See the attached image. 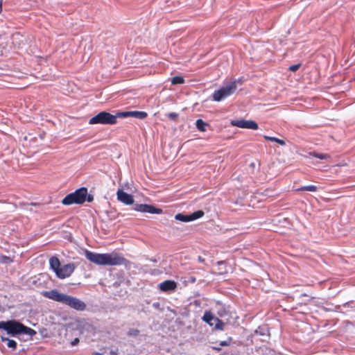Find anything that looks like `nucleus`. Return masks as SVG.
Returning a JSON list of instances; mask_svg holds the SVG:
<instances>
[{
  "label": "nucleus",
  "mask_w": 355,
  "mask_h": 355,
  "mask_svg": "<svg viewBox=\"0 0 355 355\" xmlns=\"http://www.w3.org/2000/svg\"><path fill=\"white\" fill-rule=\"evenodd\" d=\"M85 257L91 262L101 266L126 265L128 260L121 254L112 252L98 254L89 250L85 251Z\"/></svg>",
  "instance_id": "f257e3e1"
},
{
  "label": "nucleus",
  "mask_w": 355,
  "mask_h": 355,
  "mask_svg": "<svg viewBox=\"0 0 355 355\" xmlns=\"http://www.w3.org/2000/svg\"><path fill=\"white\" fill-rule=\"evenodd\" d=\"M42 295L55 302L67 305L76 311H82L86 309L84 302L75 297L60 293L57 289L43 291Z\"/></svg>",
  "instance_id": "f03ea898"
},
{
  "label": "nucleus",
  "mask_w": 355,
  "mask_h": 355,
  "mask_svg": "<svg viewBox=\"0 0 355 355\" xmlns=\"http://www.w3.org/2000/svg\"><path fill=\"white\" fill-rule=\"evenodd\" d=\"M0 329L4 330L11 336H16L20 334L28 335L32 337L36 331L16 320H10L0 322Z\"/></svg>",
  "instance_id": "7ed1b4c3"
},
{
  "label": "nucleus",
  "mask_w": 355,
  "mask_h": 355,
  "mask_svg": "<svg viewBox=\"0 0 355 355\" xmlns=\"http://www.w3.org/2000/svg\"><path fill=\"white\" fill-rule=\"evenodd\" d=\"M50 268L55 273L59 279L69 277L75 270L74 263H67L61 266L60 260L56 257L49 259Z\"/></svg>",
  "instance_id": "20e7f679"
},
{
  "label": "nucleus",
  "mask_w": 355,
  "mask_h": 355,
  "mask_svg": "<svg viewBox=\"0 0 355 355\" xmlns=\"http://www.w3.org/2000/svg\"><path fill=\"white\" fill-rule=\"evenodd\" d=\"M86 194L87 188L81 187L76 189L74 192L67 195L62 200V203L64 205L83 204L86 201Z\"/></svg>",
  "instance_id": "39448f33"
},
{
  "label": "nucleus",
  "mask_w": 355,
  "mask_h": 355,
  "mask_svg": "<svg viewBox=\"0 0 355 355\" xmlns=\"http://www.w3.org/2000/svg\"><path fill=\"white\" fill-rule=\"evenodd\" d=\"M239 82V80H235L219 89L216 90L212 95L213 101L220 102L233 94L237 89V83Z\"/></svg>",
  "instance_id": "423d86ee"
},
{
  "label": "nucleus",
  "mask_w": 355,
  "mask_h": 355,
  "mask_svg": "<svg viewBox=\"0 0 355 355\" xmlns=\"http://www.w3.org/2000/svg\"><path fill=\"white\" fill-rule=\"evenodd\" d=\"M89 124L114 125L115 124V117L107 112L102 111L92 117L89 121Z\"/></svg>",
  "instance_id": "0eeeda50"
},
{
  "label": "nucleus",
  "mask_w": 355,
  "mask_h": 355,
  "mask_svg": "<svg viewBox=\"0 0 355 355\" xmlns=\"http://www.w3.org/2000/svg\"><path fill=\"white\" fill-rule=\"evenodd\" d=\"M202 320L207 323L211 327H214L216 329L223 330L225 323L214 316L211 311H205L202 318Z\"/></svg>",
  "instance_id": "6e6552de"
},
{
  "label": "nucleus",
  "mask_w": 355,
  "mask_h": 355,
  "mask_svg": "<svg viewBox=\"0 0 355 355\" xmlns=\"http://www.w3.org/2000/svg\"><path fill=\"white\" fill-rule=\"evenodd\" d=\"M204 214L205 213L202 210H198L190 214H184L181 213L177 214L175 216V220L187 223L202 218L204 216Z\"/></svg>",
  "instance_id": "1a4fd4ad"
},
{
  "label": "nucleus",
  "mask_w": 355,
  "mask_h": 355,
  "mask_svg": "<svg viewBox=\"0 0 355 355\" xmlns=\"http://www.w3.org/2000/svg\"><path fill=\"white\" fill-rule=\"evenodd\" d=\"M133 209L137 211L153 214H160L162 213V209L157 208L153 205L147 204H135Z\"/></svg>",
  "instance_id": "9d476101"
},
{
  "label": "nucleus",
  "mask_w": 355,
  "mask_h": 355,
  "mask_svg": "<svg viewBox=\"0 0 355 355\" xmlns=\"http://www.w3.org/2000/svg\"><path fill=\"white\" fill-rule=\"evenodd\" d=\"M231 125L235 127L245 129L257 130L259 126L256 121L252 120H232Z\"/></svg>",
  "instance_id": "9b49d317"
},
{
  "label": "nucleus",
  "mask_w": 355,
  "mask_h": 355,
  "mask_svg": "<svg viewBox=\"0 0 355 355\" xmlns=\"http://www.w3.org/2000/svg\"><path fill=\"white\" fill-rule=\"evenodd\" d=\"M117 200L126 205H130L134 203L133 196L122 189H119L116 192Z\"/></svg>",
  "instance_id": "f8f14e48"
},
{
  "label": "nucleus",
  "mask_w": 355,
  "mask_h": 355,
  "mask_svg": "<svg viewBox=\"0 0 355 355\" xmlns=\"http://www.w3.org/2000/svg\"><path fill=\"white\" fill-rule=\"evenodd\" d=\"M177 287V283L173 280H166L159 284V288L164 292L174 291Z\"/></svg>",
  "instance_id": "ddd939ff"
},
{
  "label": "nucleus",
  "mask_w": 355,
  "mask_h": 355,
  "mask_svg": "<svg viewBox=\"0 0 355 355\" xmlns=\"http://www.w3.org/2000/svg\"><path fill=\"white\" fill-rule=\"evenodd\" d=\"M216 309L217 310V313L220 316L223 317L228 314L229 311L227 310V307L225 305L223 304L220 302H217Z\"/></svg>",
  "instance_id": "4468645a"
},
{
  "label": "nucleus",
  "mask_w": 355,
  "mask_h": 355,
  "mask_svg": "<svg viewBox=\"0 0 355 355\" xmlns=\"http://www.w3.org/2000/svg\"><path fill=\"white\" fill-rule=\"evenodd\" d=\"M148 116L147 113L146 112L143 111H131V115L130 116L139 119H144L146 118Z\"/></svg>",
  "instance_id": "2eb2a0df"
},
{
  "label": "nucleus",
  "mask_w": 355,
  "mask_h": 355,
  "mask_svg": "<svg viewBox=\"0 0 355 355\" xmlns=\"http://www.w3.org/2000/svg\"><path fill=\"white\" fill-rule=\"evenodd\" d=\"M1 339L3 342H7V346L9 348H12V349H15L17 348V342L15 340H10L3 336H1Z\"/></svg>",
  "instance_id": "dca6fc26"
},
{
  "label": "nucleus",
  "mask_w": 355,
  "mask_h": 355,
  "mask_svg": "<svg viewBox=\"0 0 355 355\" xmlns=\"http://www.w3.org/2000/svg\"><path fill=\"white\" fill-rule=\"evenodd\" d=\"M196 125L198 130L205 132L206 131L207 123H206L203 120L199 119L196 120Z\"/></svg>",
  "instance_id": "f3484780"
},
{
  "label": "nucleus",
  "mask_w": 355,
  "mask_h": 355,
  "mask_svg": "<svg viewBox=\"0 0 355 355\" xmlns=\"http://www.w3.org/2000/svg\"><path fill=\"white\" fill-rule=\"evenodd\" d=\"M130 115L131 111L116 112L115 114H113V116L115 117V123H116V119L118 118H126L130 116Z\"/></svg>",
  "instance_id": "a211bd4d"
},
{
  "label": "nucleus",
  "mask_w": 355,
  "mask_h": 355,
  "mask_svg": "<svg viewBox=\"0 0 355 355\" xmlns=\"http://www.w3.org/2000/svg\"><path fill=\"white\" fill-rule=\"evenodd\" d=\"M264 138L266 140H268V141H270L277 142L278 144H279L281 146H284V145L286 144V142H285L284 140L280 139L275 137H270V136L265 135Z\"/></svg>",
  "instance_id": "6ab92c4d"
},
{
  "label": "nucleus",
  "mask_w": 355,
  "mask_h": 355,
  "mask_svg": "<svg viewBox=\"0 0 355 355\" xmlns=\"http://www.w3.org/2000/svg\"><path fill=\"white\" fill-rule=\"evenodd\" d=\"M297 190L314 192V191H317V187L315 185L304 186V187H301L298 188Z\"/></svg>",
  "instance_id": "aec40b11"
},
{
  "label": "nucleus",
  "mask_w": 355,
  "mask_h": 355,
  "mask_svg": "<svg viewBox=\"0 0 355 355\" xmlns=\"http://www.w3.org/2000/svg\"><path fill=\"white\" fill-rule=\"evenodd\" d=\"M184 80L183 77L179 76H174L171 80V83L173 85H180V84L184 83Z\"/></svg>",
  "instance_id": "412c9836"
},
{
  "label": "nucleus",
  "mask_w": 355,
  "mask_h": 355,
  "mask_svg": "<svg viewBox=\"0 0 355 355\" xmlns=\"http://www.w3.org/2000/svg\"><path fill=\"white\" fill-rule=\"evenodd\" d=\"M311 155L315 157L320 159H324L327 157H328L327 155L322 154V153H311Z\"/></svg>",
  "instance_id": "4be33fe9"
},
{
  "label": "nucleus",
  "mask_w": 355,
  "mask_h": 355,
  "mask_svg": "<svg viewBox=\"0 0 355 355\" xmlns=\"http://www.w3.org/2000/svg\"><path fill=\"white\" fill-rule=\"evenodd\" d=\"M139 330H137L136 329H130L128 331V335L131 336H137L139 334Z\"/></svg>",
  "instance_id": "5701e85b"
},
{
  "label": "nucleus",
  "mask_w": 355,
  "mask_h": 355,
  "mask_svg": "<svg viewBox=\"0 0 355 355\" xmlns=\"http://www.w3.org/2000/svg\"><path fill=\"white\" fill-rule=\"evenodd\" d=\"M167 116L170 119L175 120L178 117V114L175 112H170Z\"/></svg>",
  "instance_id": "b1692460"
},
{
  "label": "nucleus",
  "mask_w": 355,
  "mask_h": 355,
  "mask_svg": "<svg viewBox=\"0 0 355 355\" xmlns=\"http://www.w3.org/2000/svg\"><path fill=\"white\" fill-rule=\"evenodd\" d=\"M300 67V64H293L289 67V70L291 71H296Z\"/></svg>",
  "instance_id": "393cba45"
},
{
  "label": "nucleus",
  "mask_w": 355,
  "mask_h": 355,
  "mask_svg": "<svg viewBox=\"0 0 355 355\" xmlns=\"http://www.w3.org/2000/svg\"><path fill=\"white\" fill-rule=\"evenodd\" d=\"M94 200V197L92 194H88V192L87 191V194H86V201H87L88 202H92Z\"/></svg>",
  "instance_id": "a878e982"
},
{
  "label": "nucleus",
  "mask_w": 355,
  "mask_h": 355,
  "mask_svg": "<svg viewBox=\"0 0 355 355\" xmlns=\"http://www.w3.org/2000/svg\"><path fill=\"white\" fill-rule=\"evenodd\" d=\"M79 343V339L76 338L73 340L71 341V344L72 346L76 345Z\"/></svg>",
  "instance_id": "bb28decb"
},
{
  "label": "nucleus",
  "mask_w": 355,
  "mask_h": 355,
  "mask_svg": "<svg viewBox=\"0 0 355 355\" xmlns=\"http://www.w3.org/2000/svg\"><path fill=\"white\" fill-rule=\"evenodd\" d=\"M229 343H230V342H229V341H227V340H224V341H221V342L220 343V345L221 346H227V345H229Z\"/></svg>",
  "instance_id": "cd10ccee"
},
{
  "label": "nucleus",
  "mask_w": 355,
  "mask_h": 355,
  "mask_svg": "<svg viewBox=\"0 0 355 355\" xmlns=\"http://www.w3.org/2000/svg\"><path fill=\"white\" fill-rule=\"evenodd\" d=\"M198 261H199L200 262H202H202H204V261H205V259H204L202 257H200V256H199V257H198Z\"/></svg>",
  "instance_id": "c85d7f7f"
},
{
  "label": "nucleus",
  "mask_w": 355,
  "mask_h": 355,
  "mask_svg": "<svg viewBox=\"0 0 355 355\" xmlns=\"http://www.w3.org/2000/svg\"><path fill=\"white\" fill-rule=\"evenodd\" d=\"M92 355H103V354L100 352H94Z\"/></svg>",
  "instance_id": "c756f323"
},
{
  "label": "nucleus",
  "mask_w": 355,
  "mask_h": 355,
  "mask_svg": "<svg viewBox=\"0 0 355 355\" xmlns=\"http://www.w3.org/2000/svg\"><path fill=\"white\" fill-rule=\"evenodd\" d=\"M2 10V1L0 0V12Z\"/></svg>",
  "instance_id": "7c9ffc66"
},
{
  "label": "nucleus",
  "mask_w": 355,
  "mask_h": 355,
  "mask_svg": "<svg viewBox=\"0 0 355 355\" xmlns=\"http://www.w3.org/2000/svg\"><path fill=\"white\" fill-rule=\"evenodd\" d=\"M110 354H111L112 355H116V353H115V352H114L113 351H111V352H110Z\"/></svg>",
  "instance_id": "2f4dec72"
},
{
  "label": "nucleus",
  "mask_w": 355,
  "mask_h": 355,
  "mask_svg": "<svg viewBox=\"0 0 355 355\" xmlns=\"http://www.w3.org/2000/svg\"><path fill=\"white\" fill-rule=\"evenodd\" d=\"M196 281V279L194 277L191 278V282H194Z\"/></svg>",
  "instance_id": "473e14b6"
},
{
  "label": "nucleus",
  "mask_w": 355,
  "mask_h": 355,
  "mask_svg": "<svg viewBox=\"0 0 355 355\" xmlns=\"http://www.w3.org/2000/svg\"><path fill=\"white\" fill-rule=\"evenodd\" d=\"M252 167H254L255 166V164L254 162L251 163L250 164Z\"/></svg>",
  "instance_id": "72a5a7b5"
}]
</instances>
